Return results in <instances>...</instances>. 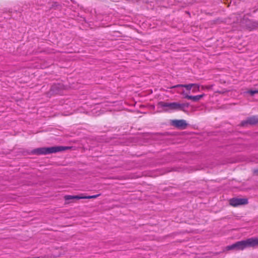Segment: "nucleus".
I'll use <instances>...</instances> for the list:
<instances>
[{
	"mask_svg": "<svg viewBox=\"0 0 258 258\" xmlns=\"http://www.w3.org/2000/svg\"><path fill=\"white\" fill-rule=\"evenodd\" d=\"M258 245V238H250L245 240L236 242L225 247L226 250H242L246 247H254Z\"/></svg>",
	"mask_w": 258,
	"mask_h": 258,
	"instance_id": "obj_1",
	"label": "nucleus"
},
{
	"mask_svg": "<svg viewBox=\"0 0 258 258\" xmlns=\"http://www.w3.org/2000/svg\"><path fill=\"white\" fill-rule=\"evenodd\" d=\"M158 105L163 108L165 111H170L174 110H182L185 111V108L188 107V103H179L177 102H165L160 101Z\"/></svg>",
	"mask_w": 258,
	"mask_h": 258,
	"instance_id": "obj_2",
	"label": "nucleus"
},
{
	"mask_svg": "<svg viewBox=\"0 0 258 258\" xmlns=\"http://www.w3.org/2000/svg\"><path fill=\"white\" fill-rule=\"evenodd\" d=\"M68 149H69V147L63 146H55L48 148H39L33 150L32 151V154L35 155H46L64 151Z\"/></svg>",
	"mask_w": 258,
	"mask_h": 258,
	"instance_id": "obj_3",
	"label": "nucleus"
},
{
	"mask_svg": "<svg viewBox=\"0 0 258 258\" xmlns=\"http://www.w3.org/2000/svg\"><path fill=\"white\" fill-rule=\"evenodd\" d=\"M229 202V204L233 207L244 205L248 203L247 199L246 198H233L230 199Z\"/></svg>",
	"mask_w": 258,
	"mask_h": 258,
	"instance_id": "obj_4",
	"label": "nucleus"
},
{
	"mask_svg": "<svg viewBox=\"0 0 258 258\" xmlns=\"http://www.w3.org/2000/svg\"><path fill=\"white\" fill-rule=\"evenodd\" d=\"M171 123L172 125L180 129H184L186 127L187 124L185 120L183 119H175L172 120Z\"/></svg>",
	"mask_w": 258,
	"mask_h": 258,
	"instance_id": "obj_5",
	"label": "nucleus"
},
{
	"mask_svg": "<svg viewBox=\"0 0 258 258\" xmlns=\"http://www.w3.org/2000/svg\"><path fill=\"white\" fill-rule=\"evenodd\" d=\"M181 94L184 96V97L185 98L188 100H191L195 102L200 100L202 98H203L205 96V94H202L196 96L188 95L185 93L184 91H183Z\"/></svg>",
	"mask_w": 258,
	"mask_h": 258,
	"instance_id": "obj_6",
	"label": "nucleus"
},
{
	"mask_svg": "<svg viewBox=\"0 0 258 258\" xmlns=\"http://www.w3.org/2000/svg\"><path fill=\"white\" fill-rule=\"evenodd\" d=\"M100 195H95L93 196H74V199L80 200V199H95L99 197Z\"/></svg>",
	"mask_w": 258,
	"mask_h": 258,
	"instance_id": "obj_7",
	"label": "nucleus"
},
{
	"mask_svg": "<svg viewBox=\"0 0 258 258\" xmlns=\"http://www.w3.org/2000/svg\"><path fill=\"white\" fill-rule=\"evenodd\" d=\"M258 123V118L256 116H252L249 118L247 121L245 122H242V125H244L245 124L249 123L250 124H254Z\"/></svg>",
	"mask_w": 258,
	"mask_h": 258,
	"instance_id": "obj_8",
	"label": "nucleus"
},
{
	"mask_svg": "<svg viewBox=\"0 0 258 258\" xmlns=\"http://www.w3.org/2000/svg\"><path fill=\"white\" fill-rule=\"evenodd\" d=\"M195 86L193 84H178L176 85H174L170 87V89L178 88V87H184L187 90H190L192 88V86Z\"/></svg>",
	"mask_w": 258,
	"mask_h": 258,
	"instance_id": "obj_9",
	"label": "nucleus"
},
{
	"mask_svg": "<svg viewBox=\"0 0 258 258\" xmlns=\"http://www.w3.org/2000/svg\"><path fill=\"white\" fill-rule=\"evenodd\" d=\"M193 84L194 85H196V86H192L193 89H192V92L193 93H197L198 92H199L201 86H200V85L198 84Z\"/></svg>",
	"mask_w": 258,
	"mask_h": 258,
	"instance_id": "obj_10",
	"label": "nucleus"
},
{
	"mask_svg": "<svg viewBox=\"0 0 258 258\" xmlns=\"http://www.w3.org/2000/svg\"><path fill=\"white\" fill-rule=\"evenodd\" d=\"M213 87V85H205V86H201V88L202 89V90H210V89H212Z\"/></svg>",
	"mask_w": 258,
	"mask_h": 258,
	"instance_id": "obj_11",
	"label": "nucleus"
},
{
	"mask_svg": "<svg viewBox=\"0 0 258 258\" xmlns=\"http://www.w3.org/2000/svg\"><path fill=\"white\" fill-rule=\"evenodd\" d=\"M246 93L249 94L251 96H253L254 94L258 93V90H249Z\"/></svg>",
	"mask_w": 258,
	"mask_h": 258,
	"instance_id": "obj_12",
	"label": "nucleus"
},
{
	"mask_svg": "<svg viewBox=\"0 0 258 258\" xmlns=\"http://www.w3.org/2000/svg\"><path fill=\"white\" fill-rule=\"evenodd\" d=\"M74 196L67 195L64 196V199L65 200L68 201L70 200H73L74 199Z\"/></svg>",
	"mask_w": 258,
	"mask_h": 258,
	"instance_id": "obj_13",
	"label": "nucleus"
},
{
	"mask_svg": "<svg viewBox=\"0 0 258 258\" xmlns=\"http://www.w3.org/2000/svg\"><path fill=\"white\" fill-rule=\"evenodd\" d=\"M254 172L255 173H258V169H257L255 170Z\"/></svg>",
	"mask_w": 258,
	"mask_h": 258,
	"instance_id": "obj_14",
	"label": "nucleus"
}]
</instances>
